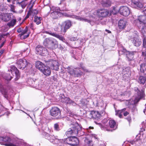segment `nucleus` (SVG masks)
<instances>
[{
  "instance_id": "obj_1",
  "label": "nucleus",
  "mask_w": 146,
  "mask_h": 146,
  "mask_svg": "<svg viewBox=\"0 0 146 146\" xmlns=\"http://www.w3.org/2000/svg\"><path fill=\"white\" fill-rule=\"evenodd\" d=\"M36 67L45 75L48 76L50 75L51 71L50 68L45 66L41 62L38 61L36 63Z\"/></svg>"
},
{
  "instance_id": "obj_2",
  "label": "nucleus",
  "mask_w": 146,
  "mask_h": 146,
  "mask_svg": "<svg viewBox=\"0 0 146 146\" xmlns=\"http://www.w3.org/2000/svg\"><path fill=\"white\" fill-rule=\"evenodd\" d=\"M44 44L48 48L51 49H54L57 43L56 40L52 38H46L44 42Z\"/></svg>"
},
{
  "instance_id": "obj_3",
  "label": "nucleus",
  "mask_w": 146,
  "mask_h": 146,
  "mask_svg": "<svg viewBox=\"0 0 146 146\" xmlns=\"http://www.w3.org/2000/svg\"><path fill=\"white\" fill-rule=\"evenodd\" d=\"M72 128L69 129L66 133V134L68 137H70L72 135H76L78 132L81 129L80 126L78 124L76 125H72Z\"/></svg>"
},
{
  "instance_id": "obj_4",
  "label": "nucleus",
  "mask_w": 146,
  "mask_h": 146,
  "mask_svg": "<svg viewBox=\"0 0 146 146\" xmlns=\"http://www.w3.org/2000/svg\"><path fill=\"white\" fill-rule=\"evenodd\" d=\"M52 132V131L48 129L47 132H44L43 135L45 138L48 140L50 142L56 144V142L59 141V140L53 134Z\"/></svg>"
},
{
  "instance_id": "obj_5",
  "label": "nucleus",
  "mask_w": 146,
  "mask_h": 146,
  "mask_svg": "<svg viewBox=\"0 0 146 146\" xmlns=\"http://www.w3.org/2000/svg\"><path fill=\"white\" fill-rule=\"evenodd\" d=\"M50 10L51 12L50 15L53 19L52 21L53 23L54 22V19H56L59 17H61L63 15H65V14L63 13V11L61 10Z\"/></svg>"
},
{
  "instance_id": "obj_6",
  "label": "nucleus",
  "mask_w": 146,
  "mask_h": 146,
  "mask_svg": "<svg viewBox=\"0 0 146 146\" xmlns=\"http://www.w3.org/2000/svg\"><path fill=\"white\" fill-rule=\"evenodd\" d=\"M50 113L51 116L57 119L61 117V111L60 109L56 107H54L52 108L50 110Z\"/></svg>"
},
{
  "instance_id": "obj_7",
  "label": "nucleus",
  "mask_w": 146,
  "mask_h": 146,
  "mask_svg": "<svg viewBox=\"0 0 146 146\" xmlns=\"http://www.w3.org/2000/svg\"><path fill=\"white\" fill-rule=\"evenodd\" d=\"M145 15H140L138 17L137 19H136L135 21L137 23V25L138 27H141L142 26V32H144V30L143 29V28H145L146 27H144L145 25L144 20L145 19Z\"/></svg>"
},
{
  "instance_id": "obj_8",
  "label": "nucleus",
  "mask_w": 146,
  "mask_h": 146,
  "mask_svg": "<svg viewBox=\"0 0 146 146\" xmlns=\"http://www.w3.org/2000/svg\"><path fill=\"white\" fill-rule=\"evenodd\" d=\"M28 62L24 58L20 59L17 61V64L18 68L23 70L27 66Z\"/></svg>"
},
{
  "instance_id": "obj_9",
  "label": "nucleus",
  "mask_w": 146,
  "mask_h": 146,
  "mask_svg": "<svg viewBox=\"0 0 146 146\" xmlns=\"http://www.w3.org/2000/svg\"><path fill=\"white\" fill-rule=\"evenodd\" d=\"M66 142L68 144L72 145H75L79 143L78 139L75 136L71 137L66 139Z\"/></svg>"
},
{
  "instance_id": "obj_10",
  "label": "nucleus",
  "mask_w": 146,
  "mask_h": 146,
  "mask_svg": "<svg viewBox=\"0 0 146 146\" xmlns=\"http://www.w3.org/2000/svg\"><path fill=\"white\" fill-rule=\"evenodd\" d=\"M71 24L70 21H67L66 22L65 26L62 25H60V29H56V31L65 33L66 32L67 30L70 28L71 26Z\"/></svg>"
},
{
  "instance_id": "obj_11",
  "label": "nucleus",
  "mask_w": 146,
  "mask_h": 146,
  "mask_svg": "<svg viewBox=\"0 0 146 146\" xmlns=\"http://www.w3.org/2000/svg\"><path fill=\"white\" fill-rule=\"evenodd\" d=\"M49 64L51 69L56 71L59 69V64L58 62L55 60H52L49 62Z\"/></svg>"
},
{
  "instance_id": "obj_12",
  "label": "nucleus",
  "mask_w": 146,
  "mask_h": 146,
  "mask_svg": "<svg viewBox=\"0 0 146 146\" xmlns=\"http://www.w3.org/2000/svg\"><path fill=\"white\" fill-rule=\"evenodd\" d=\"M134 90L137 93L138 97L135 98V102H137L141 99L143 97L144 95V92L143 90H142L141 91H140L137 87H135L134 88Z\"/></svg>"
},
{
  "instance_id": "obj_13",
  "label": "nucleus",
  "mask_w": 146,
  "mask_h": 146,
  "mask_svg": "<svg viewBox=\"0 0 146 146\" xmlns=\"http://www.w3.org/2000/svg\"><path fill=\"white\" fill-rule=\"evenodd\" d=\"M36 53L37 54L43 55L46 52V49L39 46H37L36 48Z\"/></svg>"
},
{
  "instance_id": "obj_14",
  "label": "nucleus",
  "mask_w": 146,
  "mask_h": 146,
  "mask_svg": "<svg viewBox=\"0 0 146 146\" xmlns=\"http://www.w3.org/2000/svg\"><path fill=\"white\" fill-rule=\"evenodd\" d=\"M12 15V13H3L1 16L2 19L4 21H9L11 18Z\"/></svg>"
},
{
  "instance_id": "obj_15",
  "label": "nucleus",
  "mask_w": 146,
  "mask_h": 146,
  "mask_svg": "<svg viewBox=\"0 0 146 146\" xmlns=\"http://www.w3.org/2000/svg\"><path fill=\"white\" fill-rule=\"evenodd\" d=\"M126 22L124 20L121 19L118 22V26L119 28L122 30L124 29L126 27Z\"/></svg>"
},
{
  "instance_id": "obj_16",
  "label": "nucleus",
  "mask_w": 146,
  "mask_h": 146,
  "mask_svg": "<svg viewBox=\"0 0 146 146\" xmlns=\"http://www.w3.org/2000/svg\"><path fill=\"white\" fill-rule=\"evenodd\" d=\"M90 115L91 117L95 119L99 118L100 116V114L98 111H91Z\"/></svg>"
},
{
  "instance_id": "obj_17",
  "label": "nucleus",
  "mask_w": 146,
  "mask_h": 146,
  "mask_svg": "<svg viewBox=\"0 0 146 146\" xmlns=\"http://www.w3.org/2000/svg\"><path fill=\"white\" fill-rule=\"evenodd\" d=\"M98 12V15L101 17H105L109 14L108 10H100Z\"/></svg>"
},
{
  "instance_id": "obj_18",
  "label": "nucleus",
  "mask_w": 146,
  "mask_h": 146,
  "mask_svg": "<svg viewBox=\"0 0 146 146\" xmlns=\"http://www.w3.org/2000/svg\"><path fill=\"white\" fill-rule=\"evenodd\" d=\"M108 120L106 119H104L102 121V123L103 124L102 126V128L104 129V130L109 131L108 129V127L107 125Z\"/></svg>"
},
{
  "instance_id": "obj_19",
  "label": "nucleus",
  "mask_w": 146,
  "mask_h": 146,
  "mask_svg": "<svg viewBox=\"0 0 146 146\" xmlns=\"http://www.w3.org/2000/svg\"><path fill=\"white\" fill-rule=\"evenodd\" d=\"M48 34L52 36L56 37L63 42H64L65 40V39L61 35L58 34L56 33H49Z\"/></svg>"
},
{
  "instance_id": "obj_20",
  "label": "nucleus",
  "mask_w": 146,
  "mask_h": 146,
  "mask_svg": "<svg viewBox=\"0 0 146 146\" xmlns=\"http://www.w3.org/2000/svg\"><path fill=\"white\" fill-rule=\"evenodd\" d=\"M28 27H26L24 30H22V33L20 35L21 36H23L24 35L27 34V33H28V34L27 35H25L24 36L23 39H25L28 37L29 36L30 33L28 32Z\"/></svg>"
},
{
  "instance_id": "obj_21",
  "label": "nucleus",
  "mask_w": 146,
  "mask_h": 146,
  "mask_svg": "<svg viewBox=\"0 0 146 146\" xmlns=\"http://www.w3.org/2000/svg\"><path fill=\"white\" fill-rule=\"evenodd\" d=\"M120 14L125 16H128L130 13V10H117Z\"/></svg>"
},
{
  "instance_id": "obj_22",
  "label": "nucleus",
  "mask_w": 146,
  "mask_h": 146,
  "mask_svg": "<svg viewBox=\"0 0 146 146\" xmlns=\"http://www.w3.org/2000/svg\"><path fill=\"white\" fill-rule=\"evenodd\" d=\"M111 1L110 0H106L102 1V6L105 7H109L111 5Z\"/></svg>"
},
{
  "instance_id": "obj_23",
  "label": "nucleus",
  "mask_w": 146,
  "mask_h": 146,
  "mask_svg": "<svg viewBox=\"0 0 146 146\" xmlns=\"http://www.w3.org/2000/svg\"><path fill=\"white\" fill-rule=\"evenodd\" d=\"M133 43L134 45L136 46H139L141 43L140 40L137 38H134L133 41Z\"/></svg>"
},
{
  "instance_id": "obj_24",
  "label": "nucleus",
  "mask_w": 146,
  "mask_h": 146,
  "mask_svg": "<svg viewBox=\"0 0 146 146\" xmlns=\"http://www.w3.org/2000/svg\"><path fill=\"white\" fill-rule=\"evenodd\" d=\"M140 70L142 72L146 74V64L143 63L140 65Z\"/></svg>"
},
{
  "instance_id": "obj_25",
  "label": "nucleus",
  "mask_w": 146,
  "mask_h": 146,
  "mask_svg": "<svg viewBox=\"0 0 146 146\" xmlns=\"http://www.w3.org/2000/svg\"><path fill=\"white\" fill-rule=\"evenodd\" d=\"M10 73L6 74L4 76V78L7 80H10L12 78V76H11V74H12V72L11 70L9 71Z\"/></svg>"
},
{
  "instance_id": "obj_26",
  "label": "nucleus",
  "mask_w": 146,
  "mask_h": 146,
  "mask_svg": "<svg viewBox=\"0 0 146 146\" xmlns=\"http://www.w3.org/2000/svg\"><path fill=\"white\" fill-rule=\"evenodd\" d=\"M132 3L134 5V7L136 8V7H138L140 8V7L141 3H140L139 0H131Z\"/></svg>"
},
{
  "instance_id": "obj_27",
  "label": "nucleus",
  "mask_w": 146,
  "mask_h": 146,
  "mask_svg": "<svg viewBox=\"0 0 146 146\" xmlns=\"http://www.w3.org/2000/svg\"><path fill=\"white\" fill-rule=\"evenodd\" d=\"M127 110L126 108H124L121 110H118L119 113H123L124 116H126L129 114V112Z\"/></svg>"
},
{
  "instance_id": "obj_28",
  "label": "nucleus",
  "mask_w": 146,
  "mask_h": 146,
  "mask_svg": "<svg viewBox=\"0 0 146 146\" xmlns=\"http://www.w3.org/2000/svg\"><path fill=\"white\" fill-rule=\"evenodd\" d=\"M109 125L110 128H114L116 126V123L115 121L113 120H110L109 122Z\"/></svg>"
},
{
  "instance_id": "obj_29",
  "label": "nucleus",
  "mask_w": 146,
  "mask_h": 146,
  "mask_svg": "<svg viewBox=\"0 0 146 146\" xmlns=\"http://www.w3.org/2000/svg\"><path fill=\"white\" fill-rule=\"evenodd\" d=\"M146 80L145 77L143 76H140L139 78V82L142 84H144Z\"/></svg>"
},
{
  "instance_id": "obj_30",
  "label": "nucleus",
  "mask_w": 146,
  "mask_h": 146,
  "mask_svg": "<svg viewBox=\"0 0 146 146\" xmlns=\"http://www.w3.org/2000/svg\"><path fill=\"white\" fill-rule=\"evenodd\" d=\"M42 19L41 17H38L37 16H35L34 17V21L36 23L37 25H38L40 23Z\"/></svg>"
},
{
  "instance_id": "obj_31",
  "label": "nucleus",
  "mask_w": 146,
  "mask_h": 146,
  "mask_svg": "<svg viewBox=\"0 0 146 146\" xmlns=\"http://www.w3.org/2000/svg\"><path fill=\"white\" fill-rule=\"evenodd\" d=\"M28 0H23L21 2H18L17 4H18L19 6H21L23 9L25 8L26 4L25 2V1H27Z\"/></svg>"
},
{
  "instance_id": "obj_32",
  "label": "nucleus",
  "mask_w": 146,
  "mask_h": 146,
  "mask_svg": "<svg viewBox=\"0 0 146 146\" xmlns=\"http://www.w3.org/2000/svg\"><path fill=\"white\" fill-rule=\"evenodd\" d=\"M84 141L85 145H87L88 146L92 145V141L89 140L87 138H85Z\"/></svg>"
},
{
  "instance_id": "obj_33",
  "label": "nucleus",
  "mask_w": 146,
  "mask_h": 146,
  "mask_svg": "<svg viewBox=\"0 0 146 146\" xmlns=\"http://www.w3.org/2000/svg\"><path fill=\"white\" fill-rule=\"evenodd\" d=\"M62 101L66 104H70L72 100L68 97H65L62 99Z\"/></svg>"
},
{
  "instance_id": "obj_34",
  "label": "nucleus",
  "mask_w": 146,
  "mask_h": 146,
  "mask_svg": "<svg viewBox=\"0 0 146 146\" xmlns=\"http://www.w3.org/2000/svg\"><path fill=\"white\" fill-rule=\"evenodd\" d=\"M0 139L5 142H9L11 141V138L9 137H6L4 138L1 137Z\"/></svg>"
},
{
  "instance_id": "obj_35",
  "label": "nucleus",
  "mask_w": 146,
  "mask_h": 146,
  "mask_svg": "<svg viewBox=\"0 0 146 146\" xmlns=\"http://www.w3.org/2000/svg\"><path fill=\"white\" fill-rule=\"evenodd\" d=\"M14 70H15V73L16 77V78L15 79H16V80H17L20 77L19 72L16 68L14 67Z\"/></svg>"
},
{
  "instance_id": "obj_36",
  "label": "nucleus",
  "mask_w": 146,
  "mask_h": 146,
  "mask_svg": "<svg viewBox=\"0 0 146 146\" xmlns=\"http://www.w3.org/2000/svg\"><path fill=\"white\" fill-rule=\"evenodd\" d=\"M74 70L72 68H70L68 70V72L71 75H78L80 74V73L76 72H74Z\"/></svg>"
},
{
  "instance_id": "obj_37",
  "label": "nucleus",
  "mask_w": 146,
  "mask_h": 146,
  "mask_svg": "<svg viewBox=\"0 0 146 146\" xmlns=\"http://www.w3.org/2000/svg\"><path fill=\"white\" fill-rule=\"evenodd\" d=\"M16 22V19H13L7 24V25L9 27H13L15 24Z\"/></svg>"
},
{
  "instance_id": "obj_38",
  "label": "nucleus",
  "mask_w": 146,
  "mask_h": 146,
  "mask_svg": "<svg viewBox=\"0 0 146 146\" xmlns=\"http://www.w3.org/2000/svg\"><path fill=\"white\" fill-rule=\"evenodd\" d=\"M143 29L144 30V32L146 33L145 36H146V27L143 28ZM143 47L146 48V38H144L143 39Z\"/></svg>"
},
{
  "instance_id": "obj_39",
  "label": "nucleus",
  "mask_w": 146,
  "mask_h": 146,
  "mask_svg": "<svg viewBox=\"0 0 146 146\" xmlns=\"http://www.w3.org/2000/svg\"><path fill=\"white\" fill-rule=\"evenodd\" d=\"M36 10H29L28 13H30L29 14L30 15H34L37 13V12Z\"/></svg>"
},
{
  "instance_id": "obj_40",
  "label": "nucleus",
  "mask_w": 146,
  "mask_h": 146,
  "mask_svg": "<svg viewBox=\"0 0 146 146\" xmlns=\"http://www.w3.org/2000/svg\"><path fill=\"white\" fill-rule=\"evenodd\" d=\"M54 127L55 130L59 131L60 130L59 125L58 123H56L54 124Z\"/></svg>"
},
{
  "instance_id": "obj_41",
  "label": "nucleus",
  "mask_w": 146,
  "mask_h": 146,
  "mask_svg": "<svg viewBox=\"0 0 146 146\" xmlns=\"http://www.w3.org/2000/svg\"><path fill=\"white\" fill-rule=\"evenodd\" d=\"M142 125L143 130H142V129L141 128V130L142 131H144L145 130V128L146 127V120L145 121H143L142 123Z\"/></svg>"
},
{
  "instance_id": "obj_42",
  "label": "nucleus",
  "mask_w": 146,
  "mask_h": 146,
  "mask_svg": "<svg viewBox=\"0 0 146 146\" xmlns=\"http://www.w3.org/2000/svg\"><path fill=\"white\" fill-rule=\"evenodd\" d=\"M142 56L144 58L145 61L146 62V51L142 52Z\"/></svg>"
},
{
  "instance_id": "obj_43",
  "label": "nucleus",
  "mask_w": 146,
  "mask_h": 146,
  "mask_svg": "<svg viewBox=\"0 0 146 146\" xmlns=\"http://www.w3.org/2000/svg\"><path fill=\"white\" fill-rule=\"evenodd\" d=\"M74 72H77V73H78V72L80 73V74H79L78 75H76L77 76H78L81 74V72L80 71L79 69H76L75 70H74Z\"/></svg>"
},
{
  "instance_id": "obj_44",
  "label": "nucleus",
  "mask_w": 146,
  "mask_h": 146,
  "mask_svg": "<svg viewBox=\"0 0 146 146\" xmlns=\"http://www.w3.org/2000/svg\"><path fill=\"white\" fill-rule=\"evenodd\" d=\"M33 4L30 3L29 6V9H32L33 8Z\"/></svg>"
},
{
  "instance_id": "obj_45",
  "label": "nucleus",
  "mask_w": 146,
  "mask_h": 146,
  "mask_svg": "<svg viewBox=\"0 0 146 146\" xmlns=\"http://www.w3.org/2000/svg\"><path fill=\"white\" fill-rule=\"evenodd\" d=\"M128 9V8L127 7L125 6H122V7H121L120 9Z\"/></svg>"
},
{
  "instance_id": "obj_46",
  "label": "nucleus",
  "mask_w": 146,
  "mask_h": 146,
  "mask_svg": "<svg viewBox=\"0 0 146 146\" xmlns=\"http://www.w3.org/2000/svg\"><path fill=\"white\" fill-rule=\"evenodd\" d=\"M72 104V105H73L74 106H75L76 105V104L75 102H74V101H72V102H70V104Z\"/></svg>"
},
{
  "instance_id": "obj_47",
  "label": "nucleus",
  "mask_w": 146,
  "mask_h": 146,
  "mask_svg": "<svg viewBox=\"0 0 146 146\" xmlns=\"http://www.w3.org/2000/svg\"><path fill=\"white\" fill-rule=\"evenodd\" d=\"M22 30L21 28H19L17 30V32L19 33H22Z\"/></svg>"
},
{
  "instance_id": "obj_48",
  "label": "nucleus",
  "mask_w": 146,
  "mask_h": 146,
  "mask_svg": "<svg viewBox=\"0 0 146 146\" xmlns=\"http://www.w3.org/2000/svg\"><path fill=\"white\" fill-rule=\"evenodd\" d=\"M30 13H28L26 16V17L25 18V19H27L29 17V16H30V15L29 14Z\"/></svg>"
},
{
  "instance_id": "obj_49",
  "label": "nucleus",
  "mask_w": 146,
  "mask_h": 146,
  "mask_svg": "<svg viewBox=\"0 0 146 146\" xmlns=\"http://www.w3.org/2000/svg\"><path fill=\"white\" fill-rule=\"evenodd\" d=\"M4 52V50H2L0 51V57H1Z\"/></svg>"
},
{
  "instance_id": "obj_50",
  "label": "nucleus",
  "mask_w": 146,
  "mask_h": 146,
  "mask_svg": "<svg viewBox=\"0 0 146 146\" xmlns=\"http://www.w3.org/2000/svg\"><path fill=\"white\" fill-rule=\"evenodd\" d=\"M127 119L129 123L130 122L131 120V117H128L127 118Z\"/></svg>"
},
{
  "instance_id": "obj_51",
  "label": "nucleus",
  "mask_w": 146,
  "mask_h": 146,
  "mask_svg": "<svg viewBox=\"0 0 146 146\" xmlns=\"http://www.w3.org/2000/svg\"><path fill=\"white\" fill-rule=\"evenodd\" d=\"M82 69L83 70H84L85 72H87L88 70L86 69H85V68L84 67H81Z\"/></svg>"
},
{
  "instance_id": "obj_52",
  "label": "nucleus",
  "mask_w": 146,
  "mask_h": 146,
  "mask_svg": "<svg viewBox=\"0 0 146 146\" xmlns=\"http://www.w3.org/2000/svg\"><path fill=\"white\" fill-rule=\"evenodd\" d=\"M117 113L119 114V117L121 118L122 116V115L121 114V113H118V110L117 111Z\"/></svg>"
},
{
  "instance_id": "obj_53",
  "label": "nucleus",
  "mask_w": 146,
  "mask_h": 146,
  "mask_svg": "<svg viewBox=\"0 0 146 146\" xmlns=\"http://www.w3.org/2000/svg\"><path fill=\"white\" fill-rule=\"evenodd\" d=\"M142 12L145 15H146V10H143Z\"/></svg>"
},
{
  "instance_id": "obj_54",
  "label": "nucleus",
  "mask_w": 146,
  "mask_h": 146,
  "mask_svg": "<svg viewBox=\"0 0 146 146\" xmlns=\"http://www.w3.org/2000/svg\"><path fill=\"white\" fill-rule=\"evenodd\" d=\"M10 7L11 8V9H14V6L12 5H10Z\"/></svg>"
},
{
  "instance_id": "obj_55",
  "label": "nucleus",
  "mask_w": 146,
  "mask_h": 146,
  "mask_svg": "<svg viewBox=\"0 0 146 146\" xmlns=\"http://www.w3.org/2000/svg\"><path fill=\"white\" fill-rule=\"evenodd\" d=\"M5 42V41H4V42H3L2 43V44H1V45L0 46L1 48L3 46Z\"/></svg>"
},
{
  "instance_id": "obj_56",
  "label": "nucleus",
  "mask_w": 146,
  "mask_h": 146,
  "mask_svg": "<svg viewBox=\"0 0 146 146\" xmlns=\"http://www.w3.org/2000/svg\"><path fill=\"white\" fill-rule=\"evenodd\" d=\"M130 143H131V144H133L135 143V141H131L130 142Z\"/></svg>"
},
{
  "instance_id": "obj_57",
  "label": "nucleus",
  "mask_w": 146,
  "mask_h": 146,
  "mask_svg": "<svg viewBox=\"0 0 146 146\" xmlns=\"http://www.w3.org/2000/svg\"><path fill=\"white\" fill-rule=\"evenodd\" d=\"M9 34L8 33H6V34H4L3 35H2L3 37V36H7Z\"/></svg>"
},
{
  "instance_id": "obj_58",
  "label": "nucleus",
  "mask_w": 146,
  "mask_h": 146,
  "mask_svg": "<svg viewBox=\"0 0 146 146\" xmlns=\"http://www.w3.org/2000/svg\"><path fill=\"white\" fill-rule=\"evenodd\" d=\"M76 38H75L74 37H72L71 38V40H76Z\"/></svg>"
},
{
  "instance_id": "obj_59",
  "label": "nucleus",
  "mask_w": 146,
  "mask_h": 146,
  "mask_svg": "<svg viewBox=\"0 0 146 146\" xmlns=\"http://www.w3.org/2000/svg\"><path fill=\"white\" fill-rule=\"evenodd\" d=\"M106 32H107L108 33H111L110 31L106 29Z\"/></svg>"
},
{
  "instance_id": "obj_60",
  "label": "nucleus",
  "mask_w": 146,
  "mask_h": 146,
  "mask_svg": "<svg viewBox=\"0 0 146 146\" xmlns=\"http://www.w3.org/2000/svg\"><path fill=\"white\" fill-rule=\"evenodd\" d=\"M145 19L144 20L145 22V25H144V27H146L145 26V24H146V16H145Z\"/></svg>"
},
{
  "instance_id": "obj_61",
  "label": "nucleus",
  "mask_w": 146,
  "mask_h": 146,
  "mask_svg": "<svg viewBox=\"0 0 146 146\" xmlns=\"http://www.w3.org/2000/svg\"><path fill=\"white\" fill-rule=\"evenodd\" d=\"M136 52H131L130 54H132V55H133L135 53H136Z\"/></svg>"
},
{
  "instance_id": "obj_62",
  "label": "nucleus",
  "mask_w": 146,
  "mask_h": 146,
  "mask_svg": "<svg viewBox=\"0 0 146 146\" xmlns=\"http://www.w3.org/2000/svg\"><path fill=\"white\" fill-rule=\"evenodd\" d=\"M2 37H3L2 35L0 34V40L1 39Z\"/></svg>"
},
{
  "instance_id": "obj_63",
  "label": "nucleus",
  "mask_w": 146,
  "mask_h": 146,
  "mask_svg": "<svg viewBox=\"0 0 146 146\" xmlns=\"http://www.w3.org/2000/svg\"><path fill=\"white\" fill-rule=\"evenodd\" d=\"M70 145L68 144L67 143V144H64V146H68V145Z\"/></svg>"
},
{
  "instance_id": "obj_64",
  "label": "nucleus",
  "mask_w": 146,
  "mask_h": 146,
  "mask_svg": "<svg viewBox=\"0 0 146 146\" xmlns=\"http://www.w3.org/2000/svg\"><path fill=\"white\" fill-rule=\"evenodd\" d=\"M143 112L144 113H145V114H146V109H145V110L143 111Z\"/></svg>"
}]
</instances>
